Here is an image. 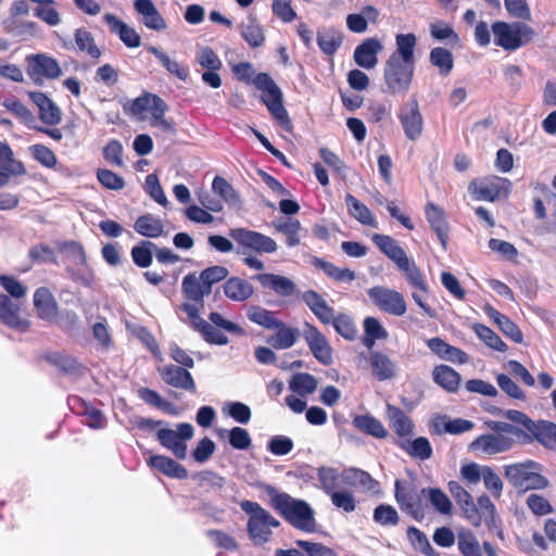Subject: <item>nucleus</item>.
I'll use <instances>...</instances> for the list:
<instances>
[{
    "label": "nucleus",
    "mask_w": 556,
    "mask_h": 556,
    "mask_svg": "<svg viewBox=\"0 0 556 556\" xmlns=\"http://www.w3.org/2000/svg\"><path fill=\"white\" fill-rule=\"evenodd\" d=\"M416 37H396V51L393 52L384 70V80L392 92H405L410 85L415 58Z\"/></svg>",
    "instance_id": "f257e3e1"
},
{
    "label": "nucleus",
    "mask_w": 556,
    "mask_h": 556,
    "mask_svg": "<svg viewBox=\"0 0 556 556\" xmlns=\"http://www.w3.org/2000/svg\"><path fill=\"white\" fill-rule=\"evenodd\" d=\"M268 494L273 507L290 525L307 533L316 530L315 513L307 502L294 498L287 493H279L273 488H268Z\"/></svg>",
    "instance_id": "f03ea898"
},
{
    "label": "nucleus",
    "mask_w": 556,
    "mask_h": 556,
    "mask_svg": "<svg viewBox=\"0 0 556 556\" xmlns=\"http://www.w3.org/2000/svg\"><path fill=\"white\" fill-rule=\"evenodd\" d=\"M539 463L529 460L505 467V477L508 482L521 492L530 490H544L549 485L547 478L541 473Z\"/></svg>",
    "instance_id": "7ed1b4c3"
},
{
    "label": "nucleus",
    "mask_w": 556,
    "mask_h": 556,
    "mask_svg": "<svg viewBox=\"0 0 556 556\" xmlns=\"http://www.w3.org/2000/svg\"><path fill=\"white\" fill-rule=\"evenodd\" d=\"M240 507L250 517L247 528L252 542L256 545L268 542L271 528L278 527L279 521L256 502L245 500L240 503Z\"/></svg>",
    "instance_id": "20e7f679"
},
{
    "label": "nucleus",
    "mask_w": 556,
    "mask_h": 556,
    "mask_svg": "<svg viewBox=\"0 0 556 556\" xmlns=\"http://www.w3.org/2000/svg\"><path fill=\"white\" fill-rule=\"evenodd\" d=\"M255 87L263 91L262 101L270 114L285 129L291 128V122L286 109L282 105V93L275 81L265 73L257 74L253 79Z\"/></svg>",
    "instance_id": "39448f33"
},
{
    "label": "nucleus",
    "mask_w": 556,
    "mask_h": 556,
    "mask_svg": "<svg viewBox=\"0 0 556 556\" xmlns=\"http://www.w3.org/2000/svg\"><path fill=\"white\" fill-rule=\"evenodd\" d=\"M193 434L194 428L188 422L178 424L176 429L161 428L156 432L160 444L179 459L187 457V442L192 439Z\"/></svg>",
    "instance_id": "423d86ee"
},
{
    "label": "nucleus",
    "mask_w": 556,
    "mask_h": 556,
    "mask_svg": "<svg viewBox=\"0 0 556 556\" xmlns=\"http://www.w3.org/2000/svg\"><path fill=\"white\" fill-rule=\"evenodd\" d=\"M26 300H14L0 293V321L10 329L25 332L30 320L25 316Z\"/></svg>",
    "instance_id": "0eeeda50"
},
{
    "label": "nucleus",
    "mask_w": 556,
    "mask_h": 556,
    "mask_svg": "<svg viewBox=\"0 0 556 556\" xmlns=\"http://www.w3.org/2000/svg\"><path fill=\"white\" fill-rule=\"evenodd\" d=\"M511 184L507 178L491 176L483 179L473 180L468 186V191L478 201H490L507 197Z\"/></svg>",
    "instance_id": "6e6552de"
},
{
    "label": "nucleus",
    "mask_w": 556,
    "mask_h": 556,
    "mask_svg": "<svg viewBox=\"0 0 556 556\" xmlns=\"http://www.w3.org/2000/svg\"><path fill=\"white\" fill-rule=\"evenodd\" d=\"M368 296L376 306L391 315L402 316L406 312L405 300L396 290L378 286L368 290Z\"/></svg>",
    "instance_id": "1a4fd4ad"
},
{
    "label": "nucleus",
    "mask_w": 556,
    "mask_h": 556,
    "mask_svg": "<svg viewBox=\"0 0 556 556\" xmlns=\"http://www.w3.org/2000/svg\"><path fill=\"white\" fill-rule=\"evenodd\" d=\"M229 235L242 248L257 253H274L278 248L276 241L270 237L245 228L231 229Z\"/></svg>",
    "instance_id": "9d476101"
},
{
    "label": "nucleus",
    "mask_w": 556,
    "mask_h": 556,
    "mask_svg": "<svg viewBox=\"0 0 556 556\" xmlns=\"http://www.w3.org/2000/svg\"><path fill=\"white\" fill-rule=\"evenodd\" d=\"M395 498L401 509L410 514L415 519L424 517L420 496L410 482L396 480Z\"/></svg>",
    "instance_id": "9b49d317"
},
{
    "label": "nucleus",
    "mask_w": 556,
    "mask_h": 556,
    "mask_svg": "<svg viewBox=\"0 0 556 556\" xmlns=\"http://www.w3.org/2000/svg\"><path fill=\"white\" fill-rule=\"evenodd\" d=\"M365 358L371 375L379 381L391 380L399 374L396 362L380 351H370Z\"/></svg>",
    "instance_id": "f8f14e48"
},
{
    "label": "nucleus",
    "mask_w": 556,
    "mask_h": 556,
    "mask_svg": "<svg viewBox=\"0 0 556 556\" xmlns=\"http://www.w3.org/2000/svg\"><path fill=\"white\" fill-rule=\"evenodd\" d=\"M514 442L513 438L503 433L482 434L470 444V448L486 455H494L508 451L513 447Z\"/></svg>",
    "instance_id": "ddd939ff"
},
{
    "label": "nucleus",
    "mask_w": 556,
    "mask_h": 556,
    "mask_svg": "<svg viewBox=\"0 0 556 556\" xmlns=\"http://www.w3.org/2000/svg\"><path fill=\"white\" fill-rule=\"evenodd\" d=\"M304 339L313 355L325 365L332 361V350L326 337L314 326L306 324Z\"/></svg>",
    "instance_id": "4468645a"
},
{
    "label": "nucleus",
    "mask_w": 556,
    "mask_h": 556,
    "mask_svg": "<svg viewBox=\"0 0 556 556\" xmlns=\"http://www.w3.org/2000/svg\"><path fill=\"white\" fill-rule=\"evenodd\" d=\"M400 121L409 140H416L420 137L422 132V116L419 111L418 102L415 99L408 101L401 109Z\"/></svg>",
    "instance_id": "2eb2a0df"
},
{
    "label": "nucleus",
    "mask_w": 556,
    "mask_h": 556,
    "mask_svg": "<svg viewBox=\"0 0 556 556\" xmlns=\"http://www.w3.org/2000/svg\"><path fill=\"white\" fill-rule=\"evenodd\" d=\"M134 7L147 28L157 33L165 30L166 22L152 0H135Z\"/></svg>",
    "instance_id": "dca6fc26"
},
{
    "label": "nucleus",
    "mask_w": 556,
    "mask_h": 556,
    "mask_svg": "<svg viewBox=\"0 0 556 556\" xmlns=\"http://www.w3.org/2000/svg\"><path fill=\"white\" fill-rule=\"evenodd\" d=\"M165 102L157 96L144 93L128 103V111L140 121L149 119Z\"/></svg>",
    "instance_id": "f3484780"
},
{
    "label": "nucleus",
    "mask_w": 556,
    "mask_h": 556,
    "mask_svg": "<svg viewBox=\"0 0 556 556\" xmlns=\"http://www.w3.org/2000/svg\"><path fill=\"white\" fill-rule=\"evenodd\" d=\"M22 162L14 159V153L5 141H0V187L9 182L11 176L24 174Z\"/></svg>",
    "instance_id": "a211bd4d"
},
{
    "label": "nucleus",
    "mask_w": 556,
    "mask_h": 556,
    "mask_svg": "<svg viewBox=\"0 0 556 556\" xmlns=\"http://www.w3.org/2000/svg\"><path fill=\"white\" fill-rule=\"evenodd\" d=\"M382 48L383 46L378 39H366L354 51L355 63L365 70L374 68L378 63L377 55L382 51Z\"/></svg>",
    "instance_id": "6ab92c4d"
},
{
    "label": "nucleus",
    "mask_w": 556,
    "mask_h": 556,
    "mask_svg": "<svg viewBox=\"0 0 556 556\" xmlns=\"http://www.w3.org/2000/svg\"><path fill=\"white\" fill-rule=\"evenodd\" d=\"M159 372L167 384L187 391H195V383L187 369L174 365H166L159 368Z\"/></svg>",
    "instance_id": "aec40b11"
},
{
    "label": "nucleus",
    "mask_w": 556,
    "mask_h": 556,
    "mask_svg": "<svg viewBox=\"0 0 556 556\" xmlns=\"http://www.w3.org/2000/svg\"><path fill=\"white\" fill-rule=\"evenodd\" d=\"M255 279L263 288L269 289L281 296H290L296 290L294 282L285 276L264 273L255 276Z\"/></svg>",
    "instance_id": "412c9836"
},
{
    "label": "nucleus",
    "mask_w": 556,
    "mask_h": 556,
    "mask_svg": "<svg viewBox=\"0 0 556 556\" xmlns=\"http://www.w3.org/2000/svg\"><path fill=\"white\" fill-rule=\"evenodd\" d=\"M447 488L457 505L463 509L465 516L473 526H479L477 508L471 495L457 481H450Z\"/></svg>",
    "instance_id": "4be33fe9"
},
{
    "label": "nucleus",
    "mask_w": 556,
    "mask_h": 556,
    "mask_svg": "<svg viewBox=\"0 0 556 556\" xmlns=\"http://www.w3.org/2000/svg\"><path fill=\"white\" fill-rule=\"evenodd\" d=\"M225 296L233 302H244L254 293V287L240 277H230L223 285Z\"/></svg>",
    "instance_id": "5701e85b"
},
{
    "label": "nucleus",
    "mask_w": 556,
    "mask_h": 556,
    "mask_svg": "<svg viewBox=\"0 0 556 556\" xmlns=\"http://www.w3.org/2000/svg\"><path fill=\"white\" fill-rule=\"evenodd\" d=\"M147 463L150 467L161 471L169 478L186 479L188 477L187 469L170 457L164 455H150Z\"/></svg>",
    "instance_id": "b1692460"
},
{
    "label": "nucleus",
    "mask_w": 556,
    "mask_h": 556,
    "mask_svg": "<svg viewBox=\"0 0 556 556\" xmlns=\"http://www.w3.org/2000/svg\"><path fill=\"white\" fill-rule=\"evenodd\" d=\"M431 426L433 431L438 434H460L470 431L473 428V424L469 420L462 418L450 419L443 415L434 416L431 420Z\"/></svg>",
    "instance_id": "393cba45"
},
{
    "label": "nucleus",
    "mask_w": 556,
    "mask_h": 556,
    "mask_svg": "<svg viewBox=\"0 0 556 556\" xmlns=\"http://www.w3.org/2000/svg\"><path fill=\"white\" fill-rule=\"evenodd\" d=\"M303 302L309 307L313 314L324 324H330L333 319V309L325 299L314 290L305 291L302 294Z\"/></svg>",
    "instance_id": "a878e982"
},
{
    "label": "nucleus",
    "mask_w": 556,
    "mask_h": 556,
    "mask_svg": "<svg viewBox=\"0 0 556 556\" xmlns=\"http://www.w3.org/2000/svg\"><path fill=\"white\" fill-rule=\"evenodd\" d=\"M39 118L49 126L58 125L62 119V111L56 103L43 93L37 92Z\"/></svg>",
    "instance_id": "bb28decb"
},
{
    "label": "nucleus",
    "mask_w": 556,
    "mask_h": 556,
    "mask_svg": "<svg viewBox=\"0 0 556 556\" xmlns=\"http://www.w3.org/2000/svg\"><path fill=\"white\" fill-rule=\"evenodd\" d=\"M426 216L431 228L435 231L441 244L446 248L447 244V224L445 220V214L443 210L433 204L429 203L426 206Z\"/></svg>",
    "instance_id": "cd10ccee"
},
{
    "label": "nucleus",
    "mask_w": 556,
    "mask_h": 556,
    "mask_svg": "<svg viewBox=\"0 0 556 556\" xmlns=\"http://www.w3.org/2000/svg\"><path fill=\"white\" fill-rule=\"evenodd\" d=\"M432 377L435 383L442 387L447 392L457 391L460 383L459 374L452 367L446 365H439L434 367Z\"/></svg>",
    "instance_id": "c85d7f7f"
},
{
    "label": "nucleus",
    "mask_w": 556,
    "mask_h": 556,
    "mask_svg": "<svg viewBox=\"0 0 556 556\" xmlns=\"http://www.w3.org/2000/svg\"><path fill=\"white\" fill-rule=\"evenodd\" d=\"M542 445L547 448L556 447V424L547 420L533 422L529 431Z\"/></svg>",
    "instance_id": "c756f323"
},
{
    "label": "nucleus",
    "mask_w": 556,
    "mask_h": 556,
    "mask_svg": "<svg viewBox=\"0 0 556 556\" xmlns=\"http://www.w3.org/2000/svg\"><path fill=\"white\" fill-rule=\"evenodd\" d=\"M387 417L390 426L399 435L405 437L412 433L414 425L412 420L405 415V413L399 407L388 404Z\"/></svg>",
    "instance_id": "7c9ffc66"
},
{
    "label": "nucleus",
    "mask_w": 556,
    "mask_h": 556,
    "mask_svg": "<svg viewBox=\"0 0 556 556\" xmlns=\"http://www.w3.org/2000/svg\"><path fill=\"white\" fill-rule=\"evenodd\" d=\"M420 495L428 500L432 507L441 515H451L453 504L448 496L438 488H425L420 491Z\"/></svg>",
    "instance_id": "2f4dec72"
},
{
    "label": "nucleus",
    "mask_w": 556,
    "mask_h": 556,
    "mask_svg": "<svg viewBox=\"0 0 556 556\" xmlns=\"http://www.w3.org/2000/svg\"><path fill=\"white\" fill-rule=\"evenodd\" d=\"M184 294L191 301L201 303L203 298L210 294V289L204 286L200 276L197 277L194 274H189L184 277L181 283Z\"/></svg>",
    "instance_id": "473e14b6"
},
{
    "label": "nucleus",
    "mask_w": 556,
    "mask_h": 556,
    "mask_svg": "<svg viewBox=\"0 0 556 556\" xmlns=\"http://www.w3.org/2000/svg\"><path fill=\"white\" fill-rule=\"evenodd\" d=\"M274 329H277V331L269 338L268 342L275 349L286 350L296 342L299 337L296 329L289 328L281 321H279V326L274 327Z\"/></svg>",
    "instance_id": "72a5a7b5"
},
{
    "label": "nucleus",
    "mask_w": 556,
    "mask_h": 556,
    "mask_svg": "<svg viewBox=\"0 0 556 556\" xmlns=\"http://www.w3.org/2000/svg\"><path fill=\"white\" fill-rule=\"evenodd\" d=\"M364 331L365 336L363 337L362 342L367 349H371L376 344L377 340H383L388 338V331L375 317L365 318Z\"/></svg>",
    "instance_id": "f704fd0d"
},
{
    "label": "nucleus",
    "mask_w": 556,
    "mask_h": 556,
    "mask_svg": "<svg viewBox=\"0 0 556 556\" xmlns=\"http://www.w3.org/2000/svg\"><path fill=\"white\" fill-rule=\"evenodd\" d=\"M345 203L348 205L350 214L356 218L359 223L367 226H377L376 218L369 211V208L359 202L354 195L348 193L345 195Z\"/></svg>",
    "instance_id": "c9c22d12"
},
{
    "label": "nucleus",
    "mask_w": 556,
    "mask_h": 556,
    "mask_svg": "<svg viewBox=\"0 0 556 556\" xmlns=\"http://www.w3.org/2000/svg\"><path fill=\"white\" fill-rule=\"evenodd\" d=\"M58 314L53 295L47 289H37V317L51 320Z\"/></svg>",
    "instance_id": "e433bc0d"
},
{
    "label": "nucleus",
    "mask_w": 556,
    "mask_h": 556,
    "mask_svg": "<svg viewBox=\"0 0 556 556\" xmlns=\"http://www.w3.org/2000/svg\"><path fill=\"white\" fill-rule=\"evenodd\" d=\"M134 228L138 233L148 238H157L164 232L162 220L151 215L140 216L136 220Z\"/></svg>",
    "instance_id": "4c0bfd02"
},
{
    "label": "nucleus",
    "mask_w": 556,
    "mask_h": 556,
    "mask_svg": "<svg viewBox=\"0 0 556 556\" xmlns=\"http://www.w3.org/2000/svg\"><path fill=\"white\" fill-rule=\"evenodd\" d=\"M353 425L361 431L368 433L375 438H386L388 431L383 425L370 415H359L353 419Z\"/></svg>",
    "instance_id": "58836bf2"
},
{
    "label": "nucleus",
    "mask_w": 556,
    "mask_h": 556,
    "mask_svg": "<svg viewBox=\"0 0 556 556\" xmlns=\"http://www.w3.org/2000/svg\"><path fill=\"white\" fill-rule=\"evenodd\" d=\"M317 380L314 376L306 372L295 374L289 381L290 390L301 396L314 393L317 389Z\"/></svg>",
    "instance_id": "ea45409f"
},
{
    "label": "nucleus",
    "mask_w": 556,
    "mask_h": 556,
    "mask_svg": "<svg viewBox=\"0 0 556 556\" xmlns=\"http://www.w3.org/2000/svg\"><path fill=\"white\" fill-rule=\"evenodd\" d=\"M277 231L287 237V244L295 247L300 243V232L302 230L301 223L294 218H286L274 224Z\"/></svg>",
    "instance_id": "a19ab883"
},
{
    "label": "nucleus",
    "mask_w": 556,
    "mask_h": 556,
    "mask_svg": "<svg viewBox=\"0 0 556 556\" xmlns=\"http://www.w3.org/2000/svg\"><path fill=\"white\" fill-rule=\"evenodd\" d=\"M317 478L320 488L326 494H330L337 490L341 478L344 480L343 472L332 467H320L317 471Z\"/></svg>",
    "instance_id": "79ce46f5"
},
{
    "label": "nucleus",
    "mask_w": 556,
    "mask_h": 556,
    "mask_svg": "<svg viewBox=\"0 0 556 556\" xmlns=\"http://www.w3.org/2000/svg\"><path fill=\"white\" fill-rule=\"evenodd\" d=\"M62 75L59 62L47 55L37 54V77L41 76L47 79H56Z\"/></svg>",
    "instance_id": "37998d69"
},
{
    "label": "nucleus",
    "mask_w": 556,
    "mask_h": 556,
    "mask_svg": "<svg viewBox=\"0 0 556 556\" xmlns=\"http://www.w3.org/2000/svg\"><path fill=\"white\" fill-rule=\"evenodd\" d=\"M247 316L252 323L267 329H274V327L279 326V320L275 318L274 313L261 306H249Z\"/></svg>",
    "instance_id": "c03bdc74"
},
{
    "label": "nucleus",
    "mask_w": 556,
    "mask_h": 556,
    "mask_svg": "<svg viewBox=\"0 0 556 556\" xmlns=\"http://www.w3.org/2000/svg\"><path fill=\"white\" fill-rule=\"evenodd\" d=\"M472 329L478 338L489 348L500 352H505L507 350L506 343L489 327L481 324H475Z\"/></svg>",
    "instance_id": "a18cd8bd"
},
{
    "label": "nucleus",
    "mask_w": 556,
    "mask_h": 556,
    "mask_svg": "<svg viewBox=\"0 0 556 556\" xmlns=\"http://www.w3.org/2000/svg\"><path fill=\"white\" fill-rule=\"evenodd\" d=\"M213 191L222 198V200L231 206H238L239 197L235 189L222 177H215L212 184Z\"/></svg>",
    "instance_id": "49530a36"
},
{
    "label": "nucleus",
    "mask_w": 556,
    "mask_h": 556,
    "mask_svg": "<svg viewBox=\"0 0 556 556\" xmlns=\"http://www.w3.org/2000/svg\"><path fill=\"white\" fill-rule=\"evenodd\" d=\"M152 249H156V245L151 241H142L139 245L134 247L131 249L134 263L141 268L149 267L153 260Z\"/></svg>",
    "instance_id": "de8ad7c7"
},
{
    "label": "nucleus",
    "mask_w": 556,
    "mask_h": 556,
    "mask_svg": "<svg viewBox=\"0 0 556 556\" xmlns=\"http://www.w3.org/2000/svg\"><path fill=\"white\" fill-rule=\"evenodd\" d=\"M0 286L14 300H26L27 288L14 276L0 275Z\"/></svg>",
    "instance_id": "09e8293b"
},
{
    "label": "nucleus",
    "mask_w": 556,
    "mask_h": 556,
    "mask_svg": "<svg viewBox=\"0 0 556 556\" xmlns=\"http://www.w3.org/2000/svg\"><path fill=\"white\" fill-rule=\"evenodd\" d=\"M496 383L500 389L509 397L519 401H526V392L507 375L498 374Z\"/></svg>",
    "instance_id": "8fccbe9b"
},
{
    "label": "nucleus",
    "mask_w": 556,
    "mask_h": 556,
    "mask_svg": "<svg viewBox=\"0 0 556 556\" xmlns=\"http://www.w3.org/2000/svg\"><path fill=\"white\" fill-rule=\"evenodd\" d=\"M328 495L332 505L345 513H351L356 507L355 497L350 490H336Z\"/></svg>",
    "instance_id": "3c124183"
},
{
    "label": "nucleus",
    "mask_w": 556,
    "mask_h": 556,
    "mask_svg": "<svg viewBox=\"0 0 556 556\" xmlns=\"http://www.w3.org/2000/svg\"><path fill=\"white\" fill-rule=\"evenodd\" d=\"M494 35H533V29L523 22L507 24L505 22H496L492 26Z\"/></svg>",
    "instance_id": "603ef678"
},
{
    "label": "nucleus",
    "mask_w": 556,
    "mask_h": 556,
    "mask_svg": "<svg viewBox=\"0 0 556 556\" xmlns=\"http://www.w3.org/2000/svg\"><path fill=\"white\" fill-rule=\"evenodd\" d=\"M458 548L464 556H482L478 540L469 531L458 533Z\"/></svg>",
    "instance_id": "864d4df0"
},
{
    "label": "nucleus",
    "mask_w": 556,
    "mask_h": 556,
    "mask_svg": "<svg viewBox=\"0 0 556 556\" xmlns=\"http://www.w3.org/2000/svg\"><path fill=\"white\" fill-rule=\"evenodd\" d=\"M431 63L441 74L447 75L453 68V58L450 51L443 48H434L430 53Z\"/></svg>",
    "instance_id": "5fc2aeb1"
},
{
    "label": "nucleus",
    "mask_w": 556,
    "mask_h": 556,
    "mask_svg": "<svg viewBox=\"0 0 556 556\" xmlns=\"http://www.w3.org/2000/svg\"><path fill=\"white\" fill-rule=\"evenodd\" d=\"M162 63V65L173 75L178 77L181 80H186L188 78V71L182 68L176 61L169 59L168 55L161 52L159 49L151 47L149 49Z\"/></svg>",
    "instance_id": "6e6d98bb"
},
{
    "label": "nucleus",
    "mask_w": 556,
    "mask_h": 556,
    "mask_svg": "<svg viewBox=\"0 0 556 556\" xmlns=\"http://www.w3.org/2000/svg\"><path fill=\"white\" fill-rule=\"evenodd\" d=\"M339 334L348 340H353L356 337V327L353 319L348 315L334 316L330 321Z\"/></svg>",
    "instance_id": "4d7b16f0"
},
{
    "label": "nucleus",
    "mask_w": 556,
    "mask_h": 556,
    "mask_svg": "<svg viewBox=\"0 0 556 556\" xmlns=\"http://www.w3.org/2000/svg\"><path fill=\"white\" fill-rule=\"evenodd\" d=\"M406 450L412 456L422 460L430 458L432 455L430 442L424 437L408 441Z\"/></svg>",
    "instance_id": "13d9d810"
},
{
    "label": "nucleus",
    "mask_w": 556,
    "mask_h": 556,
    "mask_svg": "<svg viewBox=\"0 0 556 556\" xmlns=\"http://www.w3.org/2000/svg\"><path fill=\"white\" fill-rule=\"evenodd\" d=\"M197 62L200 66L206 70L219 71L222 61L217 54L210 48H201L197 52Z\"/></svg>",
    "instance_id": "bf43d9fd"
},
{
    "label": "nucleus",
    "mask_w": 556,
    "mask_h": 556,
    "mask_svg": "<svg viewBox=\"0 0 556 556\" xmlns=\"http://www.w3.org/2000/svg\"><path fill=\"white\" fill-rule=\"evenodd\" d=\"M228 274L229 271L226 267L216 265L204 269L200 274V278L203 281L204 286L207 287V289H210L211 291L212 286L216 282L224 280L228 276Z\"/></svg>",
    "instance_id": "052dcab7"
},
{
    "label": "nucleus",
    "mask_w": 556,
    "mask_h": 556,
    "mask_svg": "<svg viewBox=\"0 0 556 556\" xmlns=\"http://www.w3.org/2000/svg\"><path fill=\"white\" fill-rule=\"evenodd\" d=\"M166 110V104L156 110L154 115L149 121L150 125L164 134L175 135L176 128L174 123L165 118Z\"/></svg>",
    "instance_id": "680f3d73"
},
{
    "label": "nucleus",
    "mask_w": 556,
    "mask_h": 556,
    "mask_svg": "<svg viewBox=\"0 0 556 556\" xmlns=\"http://www.w3.org/2000/svg\"><path fill=\"white\" fill-rule=\"evenodd\" d=\"M527 506L535 516H545L553 513L551 503L539 494H530L527 497Z\"/></svg>",
    "instance_id": "e2e57ef3"
},
{
    "label": "nucleus",
    "mask_w": 556,
    "mask_h": 556,
    "mask_svg": "<svg viewBox=\"0 0 556 556\" xmlns=\"http://www.w3.org/2000/svg\"><path fill=\"white\" fill-rule=\"evenodd\" d=\"M224 412L240 424H248L251 419V409L241 402H231L224 407Z\"/></svg>",
    "instance_id": "0e129e2a"
},
{
    "label": "nucleus",
    "mask_w": 556,
    "mask_h": 556,
    "mask_svg": "<svg viewBox=\"0 0 556 556\" xmlns=\"http://www.w3.org/2000/svg\"><path fill=\"white\" fill-rule=\"evenodd\" d=\"M144 188L150 197L159 204L165 206L168 203L156 175L150 174L146 177Z\"/></svg>",
    "instance_id": "69168bd1"
},
{
    "label": "nucleus",
    "mask_w": 556,
    "mask_h": 556,
    "mask_svg": "<svg viewBox=\"0 0 556 556\" xmlns=\"http://www.w3.org/2000/svg\"><path fill=\"white\" fill-rule=\"evenodd\" d=\"M29 7L26 1H15L10 9V17L7 23L9 27L17 28L23 23L24 17L28 15Z\"/></svg>",
    "instance_id": "338daca9"
},
{
    "label": "nucleus",
    "mask_w": 556,
    "mask_h": 556,
    "mask_svg": "<svg viewBox=\"0 0 556 556\" xmlns=\"http://www.w3.org/2000/svg\"><path fill=\"white\" fill-rule=\"evenodd\" d=\"M296 545L303 548L308 556H337L333 549L321 543L299 540Z\"/></svg>",
    "instance_id": "774afa93"
}]
</instances>
